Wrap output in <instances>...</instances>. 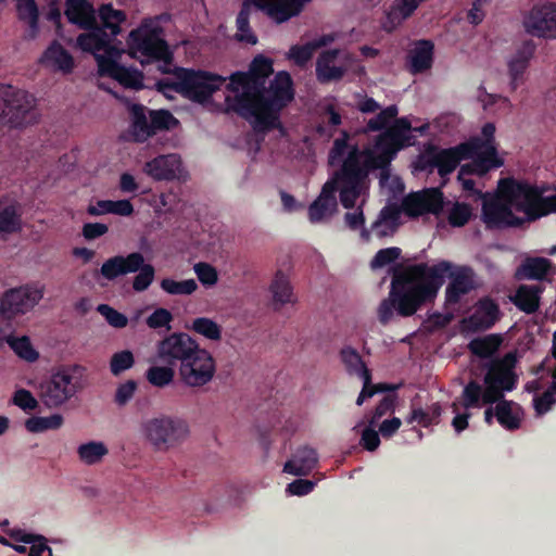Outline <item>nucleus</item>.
Instances as JSON below:
<instances>
[{
	"label": "nucleus",
	"mask_w": 556,
	"mask_h": 556,
	"mask_svg": "<svg viewBox=\"0 0 556 556\" xmlns=\"http://www.w3.org/2000/svg\"><path fill=\"white\" fill-rule=\"evenodd\" d=\"M273 64L271 59L258 54L247 72H233L225 86L231 93L225 98L226 111L236 113L258 130L281 125L280 112L294 99L293 81L286 71L278 72L266 87L274 73Z\"/></svg>",
	"instance_id": "f257e3e1"
},
{
	"label": "nucleus",
	"mask_w": 556,
	"mask_h": 556,
	"mask_svg": "<svg viewBox=\"0 0 556 556\" xmlns=\"http://www.w3.org/2000/svg\"><path fill=\"white\" fill-rule=\"evenodd\" d=\"M402 149L403 143L393 140L386 130L376 137L372 148L352 146L340 167V175L346 184L344 201L351 204L348 194L355 197L368 188L370 172L381 169V181L387 179L391 162Z\"/></svg>",
	"instance_id": "f03ea898"
},
{
	"label": "nucleus",
	"mask_w": 556,
	"mask_h": 556,
	"mask_svg": "<svg viewBox=\"0 0 556 556\" xmlns=\"http://www.w3.org/2000/svg\"><path fill=\"white\" fill-rule=\"evenodd\" d=\"M450 269L448 261H440L432 266L417 264L394 273L390 295L397 304V314L403 317L414 315L427 302H432L443 286V275Z\"/></svg>",
	"instance_id": "7ed1b4c3"
},
{
	"label": "nucleus",
	"mask_w": 556,
	"mask_h": 556,
	"mask_svg": "<svg viewBox=\"0 0 556 556\" xmlns=\"http://www.w3.org/2000/svg\"><path fill=\"white\" fill-rule=\"evenodd\" d=\"M228 78L204 70L176 67L174 79L157 83L160 90H172L182 98L198 104H206L213 94L224 85Z\"/></svg>",
	"instance_id": "20e7f679"
},
{
	"label": "nucleus",
	"mask_w": 556,
	"mask_h": 556,
	"mask_svg": "<svg viewBox=\"0 0 556 556\" xmlns=\"http://www.w3.org/2000/svg\"><path fill=\"white\" fill-rule=\"evenodd\" d=\"M498 189L502 198L517 212L523 213L528 222L549 215L548 195H544L552 189L549 185L505 178L500 180Z\"/></svg>",
	"instance_id": "39448f33"
},
{
	"label": "nucleus",
	"mask_w": 556,
	"mask_h": 556,
	"mask_svg": "<svg viewBox=\"0 0 556 556\" xmlns=\"http://www.w3.org/2000/svg\"><path fill=\"white\" fill-rule=\"evenodd\" d=\"M42 296L43 289L30 285L11 288L0 296V348L13 330L12 320L31 311Z\"/></svg>",
	"instance_id": "423d86ee"
},
{
	"label": "nucleus",
	"mask_w": 556,
	"mask_h": 556,
	"mask_svg": "<svg viewBox=\"0 0 556 556\" xmlns=\"http://www.w3.org/2000/svg\"><path fill=\"white\" fill-rule=\"evenodd\" d=\"M473 142H462L452 148H440L428 144L416 161V169L432 173L438 170L441 177L452 174L464 160H472L470 150Z\"/></svg>",
	"instance_id": "0eeeda50"
},
{
	"label": "nucleus",
	"mask_w": 556,
	"mask_h": 556,
	"mask_svg": "<svg viewBox=\"0 0 556 556\" xmlns=\"http://www.w3.org/2000/svg\"><path fill=\"white\" fill-rule=\"evenodd\" d=\"M35 98L11 85L0 84V122L12 128L26 126L34 117Z\"/></svg>",
	"instance_id": "6e6552de"
},
{
	"label": "nucleus",
	"mask_w": 556,
	"mask_h": 556,
	"mask_svg": "<svg viewBox=\"0 0 556 556\" xmlns=\"http://www.w3.org/2000/svg\"><path fill=\"white\" fill-rule=\"evenodd\" d=\"M144 435L159 451H166L180 444L188 435L185 420L172 417L152 418L143 425Z\"/></svg>",
	"instance_id": "1a4fd4ad"
},
{
	"label": "nucleus",
	"mask_w": 556,
	"mask_h": 556,
	"mask_svg": "<svg viewBox=\"0 0 556 556\" xmlns=\"http://www.w3.org/2000/svg\"><path fill=\"white\" fill-rule=\"evenodd\" d=\"M346 184L340 175V168L334 173L331 179H329L321 189L318 198L309 205L308 207V218L312 223H318L323 220L325 217L331 215L338 206L336 192L339 191L340 202L343 207L350 210L355 206L356 200L361 197L362 193H358L355 197H351L348 194V200L351 201L349 204L348 201H344V190Z\"/></svg>",
	"instance_id": "9d476101"
},
{
	"label": "nucleus",
	"mask_w": 556,
	"mask_h": 556,
	"mask_svg": "<svg viewBox=\"0 0 556 556\" xmlns=\"http://www.w3.org/2000/svg\"><path fill=\"white\" fill-rule=\"evenodd\" d=\"M495 130L493 123H485L482 126L481 136L471 137L466 141L473 142V149L470 150L473 155L472 166L478 167L482 173H489L504 165L503 159L497 154Z\"/></svg>",
	"instance_id": "9b49d317"
},
{
	"label": "nucleus",
	"mask_w": 556,
	"mask_h": 556,
	"mask_svg": "<svg viewBox=\"0 0 556 556\" xmlns=\"http://www.w3.org/2000/svg\"><path fill=\"white\" fill-rule=\"evenodd\" d=\"M179 377L189 387H202L215 375L216 365L213 356L205 349L198 346L188 359L179 366Z\"/></svg>",
	"instance_id": "f8f14e48"
},
{
	"label": "nucleus",
	"mask_w": 556,
	"mask_h": 556,
	"mask_svg": "<svg viewBox=\"0 0 556 556\" xmlns=\"http://www.w3.org/2000/svg\"><path fill=\"white\" fill-rule=\"evenodd\" d=\"M128 45L134 53H140L148 62L172 59L167 42L154 29L137 28L131 30Z\"/></svg>",
	"instance_id": "ddd939ff"
},
{
	"label": "nucleus",
	"mask_w": 556,
	"mask_h": 556,
	"mask_svg": "<svg viewBox=\"0 0 556 556\" xmlns=\"http://www.w3.org/2000/svg\"><path fill=\"white\" fill-rule=\"evenodd\" d=\"M198 346L199 343L188 333L174 332L157 343L156 355L169 366H180Z\"/></svg>",
	"instance_id": "4468645a"
},
{
	"label": "nucleus",
	"mask_w": 556,
	"mask_h": 556,
	"mask_svg": "<svg viewBox=\"0 0 556 556\" xmlns=\"http://www.w3.org/2000/svg\"><path fill=\"white\" fill-rule=\"evenodd\" d=\"M513 206L502 195L484 197L482 202V220L488 229L519 227L523 218L516 216Z\"/></svg>",
	"instance_id": "2eb2a0df"
},
{
	"label": "nucleus",
	"mask_w": 556,
	"mask_h": 556,
	"mask_svg": "<svg viewBox=\"0 0 556 556\" xmlns=\"http://www.w3.org/2000/svg\"><path fill=\"white\" fill-rule=\"evenodd\" d=\"M76 391V382L71 375L56 372L40 384L39 397L48 408H55L74 396Z\"/></svg>",
	"instance_id": "dca6fc26"
},
{
	"label": "nucleus",
	"mask_w": 556,
	"mask_h": 556,
	"mask_svg": "<svg viewBox=\"0 0 556 556\" xmlns=\"http://www.w3.org/2000/svg\"><path fill=\"white\" fill-rule=\"evenodd\" d=\"M526 31L540 38H556V3L534 5L523 22Z\"/></svg>",
	"instance_id": "f3484780"
},
{
	"label": "nucleus",
	"mask_w": 556,
	"mask_h": 556,
	"mask_svg": "<svg viewBox=\"0 0 556 556\" xmlns=\"http://www.w3.org/2000/svg\"><path fill=\"white\" fill-rule=\"evenodd\" d=\"M442 208L443 193L437 188L409 193L402 201V211L412 218H417L428 213L438 215Z\"/></svg>",
	"instance_id": "a211bd4d"
},
{
	"label": "nucleus",
	"mask_w": 556,
	"mask_h": 556,
	"mask_svg": "<svg viewBox=\"0 0 556 556\" xmlns=\"http://www.w3.org/2000/svg\"><path fill=\"white\" fill-rule=\"evenodd\" d=\"M516 356L507 353L501 358L492 359L486 365L484 384H493L510 392L517 388L518 376L515 372Z\"/></svg>",
	"instance_id": "6ab92c4d"
},
{
	"label": "nucleus",
	"mask_w": 556,
	"mask_h": 556,
	"mask_svg": "<svg viewBox=\"0 0 556 556\" xmlns=\"http://www.w3.org/2000/svg\"><path fill=\"white\" fill-rule=\"evenodd\" d=\"M450 282L445 289V305H456L460 299L473 289L472 270L470 267H456L450 262V269L443 275Z\"/></svg>",
	"instance_id": "aec40b11"
},
{
	"label": "nucleus",
	"mask_w": 556,
	"mask_h": 556,
	"mask_svg": "<svg viewBox=\"0 0 556 556\" xmlns=\"http://www.w3.org/2000/svg\"><path fill=\"white\" fill-rule=\"evenodd\" d=\"M500 305L490 296L478 300L473 313L464 319L465 327L472 331H485L491 329L501 318Z\"/></svg>",
	"instance_id": "412c9836"
},
{
	"label": "nucleus",
	"mask_w": 556,
	"mask_h": 556,
	"mask_svg": "<svg viewBox=\"0 0 556 556\" xmlns=\"http://www.w3.org/2000/svg\"><path fill=\"white\" fill-rule=\"evenodd\" d=\"M181 165L178 154H162L146 162L143 172L155 181H172L178 178Z\"/></svg>",
	"instance_id": "4be33fe9"
},
{
	"label": "nucleus",
	"mask_w": 556,
	"mask_h": 556,
	"mask_svg": "<svg viewBox=\"0 0 556 556\" xmlns=\"http://www.w3.org/2000/svg\"><path fill=\"white\" fill-rule=\"evenodd\" d=\"M142 262L143 255L140 252H131L126 256L115 255L102 264L100 274L106 280L112 281L119 276L138 271Z\"/></svg>",
	"instance_id": "5701e85b"
},
{
	"label": "nucleus",
	"mask_w": 556,
	"mask_h": 556,
	"mask_svg": "<svg viewBox=\"0 0 556 556\" xmlns=\"http://www.w3.org/2000/svg\"><path fill=\"white\" fill-rule=\"evenodd\" d=\"M518 278L552 282L556 276V265L546 257H527L517 269Z\"/></svg>",
	"instance_id": "b1692460"
},
{
	"label": "nucleus",
	"mask_w": 556,
	"mask_h": 556,
	"mask_svg": "<svg viewBox=\"0 0 556 556\" xmlns=\"http://www.w3.org/2000/svg\"><path fill=\"white\" fill-rule=\"evenodd\" d=\"M434 43L429 39L415 41L414 48L407 55V67L413 74H421L430 70L433 64Z\"/></svg>",
	"instance_id": "393cba45"
},
{
	"label": "nucleus",
	"mask_w": 556,
	"mask_h": 556,
	"mask_svg": "<svg viewBox=\"0 0 556 556\" xmlns=\"http://www.w3.org/2000/svg\"><path fill=\"white\" fill-rule=\"evenodd\" d=\"M83 29L85 33L78 35L76 39V45L81 51L96 53L111 49L112 40L109 38L108 34L103 31V27H100L97 18L90 27Z\"/></svg>",
	"instance_id": "a878e982"
},
{
	"label": "nucleus",
	"mask_w": 556,
	"mask_h": 556,
	"mask_svg": "<svg viewBox=\"0 0 556 556\" xmlns=\"http://www.w3.org/2000/svg\"><path fill=\"white\" fill-rule=\"evenodd\" d=\"M340 53L339 49H329L323 51L316 61V78L320 84L338 81L345 75L343 66L333 65Z\"/></svg>",
	"instance_id": "bb28decb"
},
{
	"label": "nucleus",
	"mask_w": 556,
	"mask_h": 556,
	"mask_svg": "<svg viewBox=\"0 0 556 556\" xmlns=\"http://www.w3.org/2000/svg\"><path fill=\"white\" fill-rule=\"evenodd\" d=\"M317 452L307 445L299 447L286 462L283 471L293 476H307L317 465Z\"/></svg>",
	"instance_id": "cd10ccee"
},
{
	"label": "nucleus",
	"mask_w": 556,
	"mask_h": 556,
	"mask_svg": "<svg viewBox=\"0 0 556 556\" xmlns=\"http://www.w3.org/2000/svg\"><path fill=\"white\" fill-rule=\"evenodd\" d=\"M99 25L113 41L122 31V25L126 23L127 16L123 10L114 9L111 3L102 4L98 10Z\"/></svg>",
	"instance_id": "c85d7f7f"
},
{
	"label": "nucleus",
	"mask_w": 556,
	"mask_h": 556,
	"mask_svg": "<svg viewBox=\"0 0 556 556\" xmlns=\"http://www.w3.org/2000/svg\"><path fill=\"white\" fill-rule=\"evenodd\" d=\"M65 15L70 23L88 28L97 18L93 7L87 0H66Z\"/></svg>",
	"instance_id": "c756f323"
},
{
	"label": "nucleus",
	"mask_w": 556,
	"mask_h": 556,
	"mask_svg": "<svg viewBox=\"0 0 556 556\" xmlns=\"http://www.w3.org/2000/svg\"><path fill=\"white\" fill-rule=\"evenodd\" d=\"M303 7L296 0H271L267 3V7L260 10L264 11L276 23L281 24L299 15Z\"/></svg>",
	"instance_id": "7c9ffc66"
},
{
	"label": "nucleus",
	"mask_w": 556,
	"mask_h": 556,
	"mask_svg": "<svg viewBox=\"0 0 556 556\" xmlns=\"http://www.w3.org/2000/svg\"><path fill=\"white\" fill-rule=\"evenodd\" d=\"M495 418L504 429L514 431L520 428L522 409L514 401H500L495 405Z\"/></svg>",
	"instance_id": "2f4dec72"
},
{
	"label": "nucleus",
	"mask_w": 556,
	"mask_h": 556,
	"mask_svg": "<svg viewBox=\"0 0 556 556\" xmlns=\"http://www.w3.org/2000/svg\"><path fill=\"white\" fill-rule=\"evenodd\" d=\"M16 14L21 22L27 24L28 39L37 38L39 34V8L36 0H16Z\"/></svg>",
	"instance_id": "473e14b6"
},
{
	"label": "nucleus",
	"mask_w": 556,
	"mask_h": 556,
	"mask_svg": "<svg viewBox=\"0 0 556 556\" xmlns=\"http://www.w3.org/2000/svg\"><path fill=\"white\" fill-rule=\"evenodd\" d=\"M544 288L541 286L521 285L513 299L514 304L526 314H533L540 307V294Z\"/></svg>",
	"instance_id": "72a5a7b5"
},
{
	"label": "nucleus",
	"mask_w": 556,
	"mask_h": 556,
	"mask_svg": "<svg viewBox=\"0 0 556 556\" xmlns=\"http://www.w3.org/2000/svg\"><path fill=\"white\" fill-rule=\"evenodd\" d=\"M269 290L273 294L275 309H280L282 305L295 302L289 278L281 270L276 273Z\"/></svg>",
	"instance_id": "f704fd0d"
},
{
	"label": "nucleus",
	"mask_w": 556,
	"mask_h": 556,
	"mask_svg": "<svg viewBox=\"0 0 556 556\" xmlns=\"http://www.w3.org/2000/svg\"><path fill=\"white\" fill-rule=\"evenodd\" d=\"M43 58L53 63L64 74L73 72L75 62L72 54L56 40L52 41L46 49Z\"/></svg>",
	"instance_id": "c9c22d12"
},
{
	"label": "nucleus",
	"mask_w": 556,
	"mask_h": 556,
	"mask_svg": "<svg viewBox=\"0 0 556 556\" xmlns=\"http://www.w3.org/2000/svg\"><path fill=\"white\" fill-rule=\"evenodd\" d=\"M339 356L348 375L362 378L371 372L356 349L350 345L343 346Z\"/></svg>",
	"instance_id": "e433bc0d"
},
{
	"label": "nucleus",
	"mask_w": 556,
	"mask_h": 556,
	"mask_svg": "<svg viewBox=\"0 0 556 556\" xmlns=\"http://www.w3.org/2000/svg\"><path fill=\"white\" fill-rule=\"evenodd\" d=\"M502 341L500 334L491 333L482 338L472 339L468 344V349L480 358H489L500 349Z\"/></svg>",
	"instance_id": "4c0bfd02"
},
{
	"label": "nucleus",
	"mask_w": 556,
	"mask_h": 556,
	"mask_svg": "<svg viewBox=\"0 0 556 556\" xmlns=\"http://www.w3.org/2000/svg\"><path fill=\"white\" fill-rule=\"evenodd\" d=\"M109 454V448L101 441H89L77 448V455L81 463L88 466L97 465Z\"/></svg>",
	"instance_id": "58836bf2"
},
{
	"label": "nucleus",
	"mask_w": 556,
	"mask_h": 556,
	"mask_svg": "<svg viewBox=\"0 0 556 556\" xmlns=\"http://www.w3.org/2000/svg\"><path fill=\"white\" fill-rule=\"evenodd\" d=\"M131 128L138 142H143L152 136L150 121H148L146 109L141 104H134L131 108Z\"/></svg>",
	"instance_id": "ea45409f"
},
{
	"label": "nucleus",
	"mask_w": 556,
	"mask_h": 556,
	"mask_svg": "<svg viewBox=\"0 0 556 556\" xmlns=\"http://www.w3.org/2000/svg\"><path fill=\"white\" fill-rule=\"evenodd\" d=\"M22 229V214L14 204L0 205V233H15Z\"/></svg>",
	"instance_id": "a19ab883"
},
{
	"label": "nucleus",
	"mask_w": 556,
	"mask_h": 556,
	"mask_svg": "<svg viewBox=\"0 0 556 556\" xmlns=\"http://www.w3.org/2000/svg\"><path fill=\"white\" fill-rule=\"evenodd\" d=\"M15 541L30 544L28 548V556H41L42 553L48 552L52 556V549L47 545V539L41 534L26 533L17 530L11 535Z\"/></svg>",
	"instance_id": "79ce46f5"
},
{
	"label": "nucleus",
	"mask_w": 556,
	"mask_h": 556,
	"mask_svg": "<svg viewBox=\"0 0 556 556\" xmlns=\"http://www.w3.org/2000/svg\"><path fill=\"white\" fill-rule=\"evenodd\" d=\"M425 0H401L394 3L387 14L388 21L393 25H400L409 18Z\"/></svg>",
	"instance_id": "37998d69"
},
{
	"label": "nucleus",
	"mask_w": 556,
	"mask_h": 556,
	"mask_svg": "<svg viewBox=\"0 0 556 556\" xmlns=\"http://www.w3.org/2000/svg\"><path fill=\"white\" fill-rule=\"evenodd\" d=\"M63 416L53 414L48 417L33 416L25 421V428L31 433H39L47 430H56L63 425Z\"/></svg>",
	"instance_id": "c03bdc74"
},
{
	"label": "nucleus",
	"mask_w": 556,
	"mask_h": 556,
	"mask_svg": "<svg viewBox=\"0 0 556 556\" xmlns=\"http://www.w3.org/2000/svg\"><path fill=\"white\" fill-rule=\"evenodd\" d=\"M237 34L236 38L238 41L255 45L257 37L252 33L250 27V8L244 3L239 11L236 20Z\"/></svg>",
	"instance_id": "a18cd8bd"
},
{
	"label": "nucleus",
	"mask_w": 556,
	"mask_h": 556,
	"mask_svg": "<svg viewBox=\"0 0 556 556\" xmlns=\"http://www.w3.org/2000/svg\"><path fill=\"white\" fill-rule=\"evenodd\" d=\"M393 121V124L386 129L388 135L393 140L403 143L404 148L412 146L414 137L410 135V122L406 117H395Z\"/></svg>",
	"instance_id": "49530a36"
},
{
	"label": "nucleus",
	"mask_w": 556,
	"mask_h": 556,
	"mask_svg": "<svg viewBox=\"0 0 556 556\" xmlns=\"http://www.w3.org/2000/svg\"><path fill=\"white\" fill-rule=\"evenodd\" d=\"M5 342L18 357L27 362H35L39 356L38 352L33 348L29 338L26 336L15 338L10 332L8 338H5Z\"/></svg>",
	"instance_id": "de8ad7c7"
},
{
	"label": "nucleus",
	"mask_w": 556,
	"mask_h": 556,
	"mask_svg": "<svg viewBox=\"0 0 556 556\" xmlns=\"http://www.w3.org/2000/svg\"><path fill=\"white\" fill-rule=\"evenodd\" d=\"M462 406L466 409L479 408L483 405V388L476 380H470L462 392Z\"/></svg>",
	"instance_id": "09e8293b"
},
{
	"label": "nucleus",
	"mask_w": 556,
	"mask_h": 556,
	"mask_svg": "<svg viewBox=\"0 0 556 556\" xmlns=\"http://www.w3.org/2000/svg\"><path fill=\"white\" fill-rule=\"evenodd\" d=\"M175 370L173 366H151L146 371V379L156 388H164L173 382Z\"/></svg>",
	"instance_id": "8fccbe9b"
},
{
	"label": "nucleus",
	"mask_w": 556,
	"mask_h": 556,
	"mask_svg": "<svg viewBox=\"0 0 556 556\" xmlns=\"http://www.w3.org/2000/svg\"><path fill=\"white\" fill-rule=\"evenodd\" d=\"M397 114L399 109L396 105L392 104L387 106L367 122L364 131H384Z\"/></svg>",
	"instance_id": "3c124183"
},
{
	"label": "nucleus",
	"mask_w": 556,
	"mask_h": 556,
	"mask_svg": "<svg viewBox=\"0 0 556 556\" xmlns=\"http://www.w3.org/2000/svg\"><path fill=\"white\" fill-rule=\"evenodd\" d=\"M161 289L170 295H190L198 289L194 279L177 281L172 278H164L160 283Z\"/></svg>",
	"instance_id": "603ef678"
},
{
	"label": "nucleus",
	"mask_w": 556,
	"mask_h": 556,
	"mask_svg": "<svg viewBox=\"0 0 556 556\" xmlns=\"http://www.w3.org/2000/svg\"><path fill=\"white\" fill-rule=\"evenodd\" d=\"M179 121L167 110H156L150 112V126L152 136L160 130H169L176 127Z\"/></svg>",
	"instance_id": "864d4df0"
},
{
	"label": "nucleus",
	"mask_w": 556,
	"mask_h": 556,
	"mask_svg": "<svg viewBox=\"0 0 556 556\" xmlns=\"http://www.w3.org/2000/svg\"><path fill=\"white\" fill-rule=\"evenodd\" d=\"M488 173H482L478 167L472 166V160L469 163L463 164L458 170L457 180L460 182L463 190L477 193L484 198L485 195L476 188L473 179L469 178L471 175L482 177Z\"/></svg>",
	"instance_id": "5fc2aeb1"
},
{
	"label": "nucleus",
	"mask_w": 556,
	"mask_h": 556,
	"mask_svg": "<svg viewBox=\"0 0 556 556\" xmlns=\"http://www.w3.org/2000/svg\"><path fill=\"white\" fill-rule=\"evenodd\" d=\"M135 365V356L130 350H123L114 353L110 359V371L118 377Z\"/></svg>",
	"instance_id": "6e6d98bb"
},
{
	"label": "nucleus",
	"mask_w": 556,
	"mask_h": 556,
	"mask_svg": "<svg viewBox=\"0 0 556 556\" xmlns=\"http://www.w3.org/2000/svg\"><path fill=\"white\" fill-rule=\"evenodd\" d=\"M191 329L210 340H219L222 338L220 326L207 317L193 319Z\"/></svg>",
	"instance_id": "4d7b16f0"
},
{
	"label": "nucleus",
	"mask_w": 556,
	"mask_h": 556,
	"mask_svg": "<svg viewBox=\"0 0 556 556\" xmlns=\"http://www.w3.org/2000/svg\"><path fill=\"white\" fill-rule=\"evenodd\" d=\"M126 88L141 89L143 87V75L136 68L121 65L114 78Z\"/></svg>",
	"instance_id": "13d9d810"
},
{
	"label": "nucleus",
	"mask_w": 556,
	"mask_h": 556,
	"mask_svg": "<svg viewBox=\"0 0 556 556\" xmlns=\"http://www.w3.org/2000/svg\"><path fill=\"white\" fill-rule=\"evenodd\" d=\"M137 275L132 279V289L136 292H143L152 285L155 277V268L152 264L144 261L139 265Z\"/></svg>",
	"instance_id": "bf43d9fd"
},
{
	"label": "nucleus",
	"mask_w": 556,
	"mask_h": 556,
	"mask_svg": "<svg viewBox=\"0 0 556 556\" xmlns=\"http://www.w3.org/2000/svg\"><path fill=\"white\" fill-rule=\"evenodd\" d=\"M315 50L311 42L304 45H293L290 47L287 59L294 62L299 67H304L313 58Z\"/></svg>",
	"instance_id": "052dcab7"
},
{
	"label": "nucleus",
	"mask_w": 556,
	"mask_h": 556,
	"mask_svg": "<svg viewBox=\"0 0 556 556\" xmlns=\"http://www.w3.org/2000/svg\"><path fill=\"white\" fill-rule=\"evenodd\" d=\"M472 216V208L467 203L456 202L448 212V223L452 227L465 226Z\"/></svg>",
	"instance_id": "680f3d73"
},
{
	"label": "nucleus",
	"mask_w": 556,
	"mask_h": 556,
	"mask_svg": "<svg viewBox=\"0 0 556 556\" xmlns=\"http://www.w3.org/2000/svg\"><path fill=\"white\" fill-rule=\"evenodd\" d=\"M344 222L351 230L361 229V238L363 241H365V242L370 241V231H369V229L364 227L365 216H364L363 210L361 207H358L355 212L345 213Z\"/></svg>",
	"instance_id": "e2e57ef3"
},
{
	"label": "nucleus",
	"mask_w": 556,
	"mask_h": 556,
	"mask_svg": "<svg viewBox=\"0 0 556 556\" xmlns=\"http://www.w3.org/2000/svg\"><path fill=\"white\" fill-rule=\"evenodd\" d=\"M401 249L396 247L386 248L379 250L370 262V267L382 268L391 263H394L401 256Z\"/></svg>",
	"instance_id": "0e129e2a"
},
{
	"label": "nucleus",
	"mask_w": 556,
	"mask_h": 556,
	"mask_svg": "<svg viewBox=\"0 0 556 556\" xmlns=\"http://www.w3.org/2000/svg\"><path fill=\"white\" fill-rule=\"evenodd\" d=\"M97 311L105 318L108 324L114 328H124L128 324V318L123 313L116 311L108 304H100Z\"/></svg>",
	"instance_id": "69168bd1"
},
{
	"label": "nucleus",
	"mask_w": 556,
	"mask_h": 556,
	"mask_svg": "<svg viewBox=\"0 0 556 556\" xmlns=\"http://www.w3.org/2000/svg\"><path fill=\"white\" fill-rule=\"evenodd\" d=\"M529 65L522 61H519L513 56L507 61V70L510 78V87L516 90L522 81L523 75L527 72Z\"/></svg>",
	"instance_id": "338daca9"
},
{
	"label": "nucleus",
	"mask_w": 556,
	"mask_h": 556,
	"mask_svg": "<svg viewBox=\"0 0 556 556\" xmlns=\"http://www.w3.org/2000/svg\"><path fill=\"white\" fill-rule=\"evenodd\" d=\"M172 320V313L166 308L159 307L147 318L146 323L151 329H159L163 327L169 329Z\"/></svg>",
	"instance_id": "774afa93"
}]
</instances>
